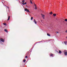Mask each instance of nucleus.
<instances>
[{
	"instance_id": "1",
	"label": "nucleus",
	"mask_w": 67,
	"mask_h": 67,
	"mask_svg": "<svg viewBox=\"0 0 67 67\" xmlns=\"http://www.w3.org/2000/svg\"><path fill=\"white\" fill-rule=\"evenodd\" d=\"M24 10H25V11H26L27 12H29V13H30V11H29V10L28 9H27V8L25 9Z\"/></svg>"
},
{
	"instance_id": "2",
	"label": "nucleus",
	"mask_w": 67,
	"mask_h": 67,
	"mask_svg": "<svg viewBox=\"0 0 67 67\" xmlns=\"http://www.w3.org/2000/svg\"><path fill=\"white\" fill-rule=\"evenodd\" d=\"M41 15L42 16V17L43 18V19H45V15H43V14H41Z\"/></svg>"
},
{
	"instance_id": "3",
	"label": "nucleus",
	"mask_w": 67,
	"mask_h": 67,
	"mask_svg": "<svg viewBox=\"0 0 67 67\" xmlns=\"http://www.w3.org/2000/svg\"><path fill=\"white\" fill-rule=\"evenodd\" d=\"M1 41L3 43L4 42V39L2 38L1 39Z\"/></svg>"
},
{
	"instance_id": "4",
	"label": "nucleus",
	"mask_w": 67,
	"mask_h": 67,
	"mask_svg": "<svg viewBox=\"0 0 67 67\" xmlns=\"http://www.w3.org/2000/svg\"><path fill=\"white\" fill-rule=\"evenodd\" d=\"M34 22H35V24H37V22H36V20H35V19H34Z\"/></svg>"
},
{
	"instance_id": "5",
	"label": "nucleus",
	"mask_w": 67,
	"mask_h": 67,
	"mask_svg": "<svg viewBox=\"0 0 67 67\" xmlns=\"http://www.w3.org/2000/svg\"><path fill=\"white\" fill-rule=\"evenodd\" d=\"M4 31H5V32H6L8 33V30H7V29H5L4 30Z\"/></svg>"
},
{
	"instance_id": "6",
	"label": "nucleus",
	"mask_w": 67,
	"mask_h": 67,
	"mask_svg": "<svg viewBox=\"0 0 67 67\" xmlns=\"http://www.w3.org/2000/svg\"><path fill=\"white\" fill-rule=\"evenodd\" d=\"M64 54L66 56L67 55V52H65L64 53Z\"/></svg>"
},
{
	"instance_id": "7",
	"label": "nucleus",
	"mask_w": 67,
	"mask_h": 67,
	"mask_svg": "<svg viewBox=\"0 0 67 67\" xmlns=\"http://www.w3.org/2000/svg\"><path fill=\"white\" fill-rule=\"evenodd\" d=\"M10 16H9L8 17V19H7V20L8 21H9V20H10Z\"/></svg>"
},
{
	"instance_id": "8",
	"label": "nucleus",
	"mask_w": 67,
	"mask_h": 67,
	"mask_svg": "<svg viewBox=\"0 0 67 67\" xmlns=\"http://www.w3.org/2000/svg\"><path fill=\"white\" fill-rule=\"evenodd\" d=\"M59 54H61L62 53V51L60 50H59Z\"/></svg>"
},
{
	"instance_id": "9",
	"label": "nucleus",
	"mask_w": 67,
	"mask_h": 67,
	"mask_svg": "<svg viewBox=\"0 0 67 67\" xmlns=\"http://www.w3.org/2000/svg\"><path fill=\"white\" fill-rule=\"evenodd\" d=\"M64 44H65V45H66L67 44V41H65V42H64Z\"/></svg>"
},
{
	"instance_id": "10",
	"label": "nucleus",
	"mask_w": 67,
	"mask_h": 67,
	"mask_svg": "<svg viewBox=\"0 0 67 67\" xmlns=\"http://www.w3.org/2000/svg\"><path fill=\"white\" fill-rule=\"evenodd\" d=\"M53 15H54V16H55L56 15V14H53Z\"/></svg>"
},
{
	"instance_id": "11",
	"label": "nucleus",
	"mask_w": 67,
	"mask_h": 67,
	"mask_svg": "<svg viewBox=\"0 0 67 67\" xmlns=\"http://www.w3.org/2000/svg\"><path fill=\"white\" fill-rule=\"evenodd\" d=\"M47 35H48V36H50V34H47Z\"/></svg>"
},
{
	"instance_id": "12",
	"label": "nucleus",
	"mask_w": 67,
	"mask_h": 67,
	"mask_svg": "<svg viewBox=\"0 0 67 67\" xmlns=\"http://www.w3.org/2000/svg\"><path fill=\"white\" fill-rule=\"evenodd\" d=\"M49 14H51V15L52 14H53V13H52V12H51Z\"/></svg>"
},
{
	"instance_id": "13",
	"label": "nucleus",
	"mask_w": 67,
	"mask_h": 67,
	"mask_svg": "<svg viewBox=\"0 0 67 67\" xmlns=\"http://www.w3.org/2000/svg\"><path fill=\"white\" fill-rule=\"evenodd\" d=\"M22 2H23V3H24V2H25V0H24L23 1H22Z\"/></svg>"
},
{
	"instance_id": "14",
	"label": "nucleus",
	"mask_w": 67,
	"mask_h": 67,
	"mask_svg": "<svg viewBox=\"0 0 67 67\" xmlns=\"http://www.w3.org/2000/svg\"><path fill=\"white\" fill-rule=\"evenodd\" d=\"M33 17H31V20H33Z\"/></svg>"
},
{
	"instance_id": "15",
	"label": "nucleus",
	"mask_w": 67,
	"mask_h": 67,
	"mask_svg": "<svg viewBox=\"0 0 67 67\" xmlns=\"http://www.w3.org/2000/svg\"><path fill=\"white\" fill-rule=\"evenodd\" d=\"M53 56V54H51L50 55V56Z\"/></svg>"
},
{
	"instance_id": "16",
	"label": "nucleus",
	"mask_w": 67,
	"mask_h": 67,
	"mask_svg": "<svg viewBox=\"0 0 67 67\" xmlns=\"http://www.w3.org/2000/svg\"><path fill=\"white\" fill-rule=\"evenodd\" d=\"M23 61L24 62H25V61H26V60H24Z\"/></svg>"
},
{
	"instance_id": "17",
	"label": "nucleus",
	"mask_w": 67,
	"mask_h": 67,
	"mask_svg": "<svg viewBox=\"0 0 67 67\" xmlns=\"http://www.w3.org/2000/svg\"><path fill=\"white\" fill-rule=\"evenodd\" d=\"M64 21H67V19H65V20Z\"/></svg>"
},
{
	"instance_id": "18",
	"label": "nucleus",
	"mask_w": 67,
	"mask_h": 67,
	"mask_svg": "<svg viewBox=\"0 0 67 67\" xmlns=\"http://www.w3.org/2000/svg\"><path fill=\"white\" fill-rule=\"evenodd\" d=\"M30 3H32V1H31V0H30Z\"/></svg>"
},
{
	"instance_id": "19",
	"label": "nucleus",
	"mask_w": 67,
	"mask_h": 67,
	"mask_svg": "<svg viewBox=\"0 0 67 67\" xmlns=\"http://www.w3.org/2000/svg\"><path fill=\"white\" fill-rule=\"evenodd\" d=\"M35 4V7H36V5L35 4Z\"/></svg>"
},
{
	"instance_id": "20",
	"label": "nucleus",
	"mask_w": 67,
	"mask_h": 67,
	"mask_svg": "<svg viewBox=\"0 0 67 67\" xmlns=\"http://www.w3.org/2000/svg\"><path fill=\"white\" fill-rule=\"evenodd\" d=\"M3 24H4V25H6V24L5 23H3Z\"/></svg>"
},
{
	"instance_id": "21",
	"label": "nucleus",
	"mask_w": 67,
	"mask_h": 67,
	"mask_svg": "<svg viewBox=\"0 0 67 67\" xmlns=\"http://www.w3.org/2000/svg\"><path fill=\"white\" fill-rule=\"evenodd\" d=\"M37 8V7H35V9H36Z\"/></svg>"
},
{
	"instance_id": "22",
	"label": "nucleus",
	"mask_w": 67,
	"mask_h": 67,
	"mask_svg": "<svg viewBox=\"0 0 67 67\" xmlns=\"http://www.w3.org/2000/svg\"><path fill=\"white\" fill-rule=\"evenodd\" d=\"M56 33H57V34H58V33H59V32H56Z\"/></svg>"
},
{
	"instance_id": "23",
	"label": "nucleus",
	"mask_w": 67,
	"mask_h": 67,
	"mask_svg": "<svg viewBox=\"0 0 67 67\" xmlns=\"http://www.w3.org/2000/svg\"><path fill=\"white\" fill-rule=\"evenodd\" d=\"M26 4V2H25L24 3V4Z\"/></svg>"
},
{
	"instance_id": "24",
	"label": "nucleus",
	"mask_w": 67,
	"mask_h": 67,
	"mask_svg": "<svg viewBox=\"0 0 67 67\" xmlns=\"http://www.w3.org/2000/svg\"><path fill=\"white\" fill-rule=\"evenodd\" d=\"M22 4H23V5H24V3H23Z\"/></svg>"
},
{
	"instance_id": "25",
	"label": "nucleus",
	"mask_w": 67,
	"mask_h": 67,
	"mask_svg": "<svg viewBox=\"0 0 67 67\" xmlns=\"http://www.w3.org/2000/svg\"><path fill=\"white\" fill-rule=\"evenodd\" d=\"M25 58H27V56H26Z\"/></svg>"
},
{
	"instance_id": "26",
	"label": "nucleus",
	"mask_w": 67,
	"mask_h": 67,
	"mask_svg": "<svg viewBox=\"0 0 67 67\" xmlns=\"http://www.w3.org/2000/svg\"><path fill=\"white\" fill-rule=\"evenodd\" d=\"M6 7H7V8H8V9H9V7H8L7 6H5Z\"/></svg>"
},
{
	"instance_id": "27",
	"label": "nucleus",
	"mask_w": 67,
	"mask_h": 67,
	"mask_svg": "<svg viewBox=\"0 0 67 67\" xmlns=\"http://www.w3.org/2000/svg\"><path fill=\"white\" fill-rule=\"evenodd\" d=\"M65 32H66V33H67V30H66V31Z\"/></svg>"
},
{
	"instance_id": "28",
	"label": "nucleus",
	"mask_w": 67,
	"mask_h": 67,
	"mask_svg": "<svg viewBox=\"0 0 67 67\" xmlns=\"http://www.w3.org/2000/svg\"><path fill=\"white\" fill-rule=\"evenodd\" d=\"M66 38L67 39V36L66 37Z\"/></svg>"
}]
</instances>
